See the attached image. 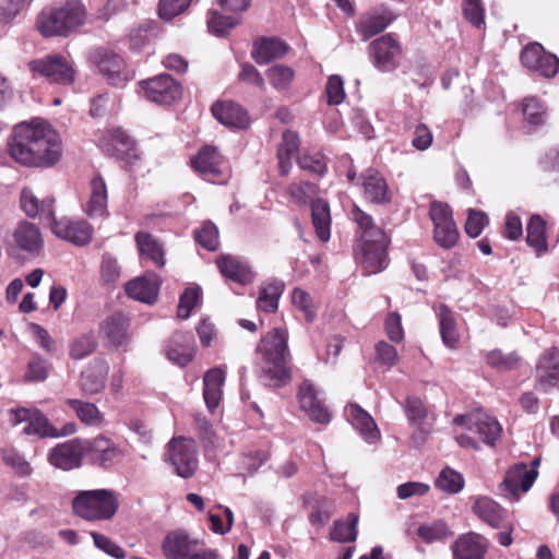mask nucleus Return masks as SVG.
Segmentation results:
<instances>
[{"label": "nucleus", "instance_id": "1", "mask_svg": "<svg viewBox=\"0 0 559 559\" xmlns=\"http://www.w3.org/2000/svg\"><path fill=\"white\" fill-rule=\"evenodd\" d=\"M7 151L20 166L50 168L62 156V143L59 134L48 124L23 122L14 127Z\"/></svg>", "mask_w": 559, "mask_h": 559}, {"label": "nucleus", "instance_id": "2", "mask_svg": "<svg viewBox=\"0 0 559 559\" xmlns=\"http://www.w3.org/2000/svg\"><path fill=\"white\" fill-rule=\"evenodd\" d=\"M87 11L81 0H67L45 7L36 17L35 26L45 38L69 37L86 22Z\"/></svg>", "mask_w": 559, "mask_h": 559}, {"label": "nucleus", "instance_id": "3", "mask_svg": "<svg viewBox=\"0 0 559 559\" xmlns=\"http://www.w3.org/2000/svg\"><path fill=\"white\" fill-rule=\"evenodd\" d=\"M287 342V331L283 328H274L261 338L257 347L263 372L278 385H284L292 379Z\"/></svg>", "mask_w": 559, "mask_h": 559}, {"label": "nucleus", "instance_id": "4", "mask_svg": "<svg viewBox=\"0 0 559 559\" xmlns=\"http://www.w3.org/2000/svg\"><path fill=\"white\" fill-rule=\"evenodd\" d=\"M73 513L87 522L110 521L117 514L119 495L111 489L80 490L71 502Z\"/></svg>", "mask_w": 559, "mask_h": 559}, {"label": "nucleus", "instance_id": "5", "mask_svg": "<svg viewBox=\"0 0 559 559\" xmlns=\"http://www.w3.org/2000/svg\"><path fill=\"white\" fill-rule=\"evenodd\" d=\"M191 168L204 180L212 183L224 185L230 176V167L219 150L210 144L199 148L195 155L190 158Z\"/></svg>", "mask_w": 559, "mask_h": 559}, {"label": "nucleus", "instance_id": "6", "mask_svg": "<svg viewBox=\"0 0 559 559\" xmlns=\"http://www.w3.org/2000/svg\"><path fill=\"white\" fill-rule=\"evenodd\" d=\"M368 55L377 70L380 72H393L402 63L404 48L397 34L388 33L369 44Z\"/></svg>", "mask_w": 559, "mask_h": 559}, {"label": "nucleus", "instance_id": "7", "mask_svg": "<svg viewBox=\"0 0 559 559\" xmlns=\"http://www.w3.org/2000/svg\"><path fill=\"white\" fill-rule=\"evenodd\" d=\"M27 68L33 79L44 78L49 83L60 85H71L75 81V70L72 63L60 53L31 60Z\"/></svg>", "mask_w": 559, "mask_h": 559}, {"label": "nucleus", "instance_id": "8", "mask_svg": "<svg viewBox=\"0 0 559 559\" xmlns=\"http://www.w3.org/2000/svg\"><path fill=\"white\" fill-rule=\"evenodd\" d=\"M166 456L167 461L173 465L176 475L181 478H191L199 468L197 444L190 438H173L167 443Z\"/></svg>", "mask_w": 559, "mask_h": 559}, {"label": "nucleus", "instance_id": "9", "mask_svg": "<svg viewBox=\"0 0 559 559\" xmlns=\"http://www.w3.org/2000/svg\"><path fill=\"white\" fill-rule=\"evenodd\" d=\"M390 242L391 239L388 235H383V238L357 239L355 248L356 259L365 274H377L386 267Z\"/></svg>", "mask_w": 559, "mask_h": 559}, {"label": "nucleus", "instance_id": "10", "mask_svg": "<svg viewBox=\"0 0 559 559\" xmlns=\"http://www.w3.org/2000/svg\"><path fill=\"white\" fill-rule=\"evenodd\" d=\"M429 217L433 223V239L441 248H453L460 238L453 211L447 203L433 201L429 207Z\"/></svg>", "mask_w": 559, "mask_h": 559}, {"label": "nucleus", "instance_id": "11", "mask_svg": "<svg viewBox=\"0 0 559 559\" xmlns=\"http://www.w3.org/2000/svg\"><path fill=\"white\" fill-rule=\"evenodd\" d=\"M139 86L146 99L159 105H171L182 96L181 84L166 73L142 80Z\"/></svg>", "mask_w": 559, "mask_h": 559}, {"label": "nucleus", "instance_id": "12", "mask_svg": "<svg viewBox=\"0 0 559 559\" xmlns=\"http://www.w3.org/2000/svg\"><path fill=\"white\" fill-rule=\"evenodd\" d=\"M9 423L17 426L25 423L23 433L40 438H58V429L53 427L47 416L37 408L17 407L9 411Z\"/></svg>", "mask_w": 559, "mask_h": 559}, {"label": "nucleus", "instance_id": "13", "mask_svg": "<svg viewBox=\"0 0 559 559\" xmlns=\"http://www.w3.org/2000/svg\"><path fill=\"white\" fill-rule=\"evenodd\" d=\"M85 459L92 465L109 468L114 464L120 462L126 453L110 438L98 435L93 439H83Z\"/></svg>", "mask_w": 559, "mask_h": 559}, {"label": "nucleus", "instance_id": "14", "mask_svg": "<svg viewBox=\"0 0 559 559\" xmlns=\"http://www.w3.org/2000/svg\"><path fill=\"white\" fill-rule=\"evenodd\" d=\"M91 61L110 85L123 86L130 80L123 58L111 50L96 49L91 55Z\"/></svg>", "mask_w": 559, "mask_h": 559}, {"label": "nucleus", "instance_id": "15", "mask_svg": "<svg viewBox=\"0 0 559 559\" xmlns=\"http://www.w3.org/2000/svg\"><path fill=\"white\" fill-rule=\"evenodd\" d=\"M537 476V469L528 468L523 462L516 463L508 468L499 489L512 502H518L521 493H525L532 488Z\"/></svg>", "mask_w": 559, "mask_h": 559}, {"label": "nucleus", "instance_id": "16", "mask_svg": "<svg viewBox=\"0 0 559 559\" xmlns=\"http://www.w3.org/2000/svg\"><path fill=\"white\" fill-rule=\"evenodd\" d=\"M521 63L528 70L550 79L559 72V58L546 52L543 45L533 41L527 44L520 55Z\"/></svg>", "mask_w": 559, "mask_h": 559}, {"label": "nucleus", "instance_id": "17", "mask_svg": "<svg viewBox=\"0 0 559 559\" xmlns=\"http://www.w3.org/2000/svg\"><path fill=\"white\" fill-rule=\"evenodd\" d=\"M52 233L60 239L74 246L84 247L88 245L94 236L93 226L83 218L61 217L51 219Z\"/></svg>", "mask_w": 559, "mask_h": 559}, {"label": "nucleus", "instance_id": "18", "mask_svg": "<svg viewBox=\"0 0 559 559\" xmlns=\"http://www.w3.org/2000/svg\"><path fill=\"white\" fill-rule=\"evenodd\" d=\"M453 421L455 425L463 426L469 431L478 433L483 441L491 447L495 445L502 432L499 421L481 411L467 415H457Z\"/></svg>", "mask_w": 559, "mask_h": 559}, {"label": "nucleus", "instance_id": "19", "mask_svg": "<svg viewBox=\"0 0 559 559\" xmlns=\"http://www.w3.org/2000/svg\"><path fill=\"white\" fill-rule=\"evenodd\" d=\"M535 389L547 393L559 385V347L543 352L535 365Z\"/></svg>", "mask_w": 559, "mask_h": 559}, {"label": "nucleus", "instance_id": "20", "mask_svg": "<svg viewBox=\"0 0 559 559\" xmlns=\"http://www.w3.org/2000/svg\"><path fill=\"white\" fill-rule=\"evenodd\" d=\"M83 457H85L84 444L83 439L80 438L57 444L48 454L49 463L63 471L80 467Z\"/></svg>", "mask_w": 559, "mask_h": 559}, {"label": "nucleus", "instance_id": "21", "mask_svg": "<svg viewBox=\"0 0 559 559\" xmlns=\"http://www.w3.org/2000/svg\"><path fill=\"white\" fill-rule=\"evenodd\" d=\"M97 145L109 156L126 159L132 156L135 142L122 129L102 131L97 138Z\"/></svg>", "mask_w": 559, "mask_h": 559}, {"label": "nucleus", "instance_id": "22", "mask_svg": "<svg viewBox=\"0 0 559 559\" xmlns=\"http://www.w3.org/2000/svg\"><path fill=\"white\" fill-rule=\"evenodd\" d=\"M83 211L92 219H106L109 217L108 189L99 174L95 175L90 181V194Z\"/></svg>", "mask_w": 559, "mask_h": 559}, {"label": "nucleus", "instance_id": "23", "mask_svg": "<svg viewBox=\"0 0 559 559\" xmlns=\"http://www.w3.org/2000/svg\"><path fill=\"white\" fill-rule=\"evenodd\" d=\"M298 400L301 409L308 417L318 424L326 425L331 420V414L318 397V391L310 381H304L298 391Z\"/></svg>", "mask_w": 559, "mask_h": 559}, {"label": "nucleus", "instance_id": "24", "mask_svg": "<svg viewBox=\"0 0 559 559\" xmlns=\"http://www.w3.org/2000/svg\"><path fill=\"white\" fill-rule=\"evenodd\" d=\"M213 117L231 129H247L250 124L248 111L233 100H217L211 107Z\"/></svg>", "mask_w": 559, "mask_h": 559}, {"label": "nucleus", "instance_id": "25", "mask_svg": "<svg viewBox=\"0 0 559 559\" xmlns=\"http://www.w3.org/2000/svg\"><path fill=\"white\" fill-rule=\"evenodd\" d=\"M221 274L240 285H248L253 282L254 273L249 263L238 255L222 253L215 260Z\"/></svg>", "mask_w": 559, "mask_h": 559}, {"label": "nucleus", "instance_id": "26", "mask_svg": "<svg viewBox=\"0 0 559 559\" xmlns=\"http://www.w3.org/2000/svg\"><path fill=\"white\" fill-rule=\"evenodd\" d=\"M487 549V538L475 532L460 535L451 546L453 559H484Z\"/></svg>", "mask_w": 559, "mask_h": 559}, {"label": "nucleus", "instance_id": "27", "mask_svg": "<svg viewBox=\"0 0 559 559\" xmlns=\"http://www.w3.org/2000/svg\"><path fill=\"white\" fill-rule=\"evenodd\" d=\"M199 544L183 530H175L164 537L162 549L167 559H187Z\"/></svg>", "mask_w": 559, "mask_h": 559}, {"label": "nucleus", "instance_id": "28", "mask_svg": "<svg viewBox=\"0 0 559 559\" xmlns=\"http://www.w3.org/2000/svg\"><path fill=\"white\" fill-rule=\"evenodd\" d=\"M109 366L104 359H94L80 378V389L85 395L100 393L106 385Z\"/></svg>", "mask_w": 559, "mask_h": 559}, {"label": "nucleus", "instance_id": "29", "mask_svg": "<svg viewBox=\"0 0 559 559\" xmlns=\"http://www.w3.org/2000/svg\"><path fill=\"white\" fill-rule=\"evenodd\" d=\"M130 318L122 312H114L108 316L99 325L100 333L108 342L119 347L130 340Z\"/></svg>", "mask_w": 559, "mask_h": 559}, {"label": "nucleus", "instance_id": "30", "mask_svg": "<svg viewBox=\"0 0 559 559\" xmlns=\"http://www.w3.org/2000/svg\"><path fill=\"white\" fill-rule=\"evenodd\" d=\"M169 360L180 367L187 366L194 357V338L191 333L176 332L165 348Z\"/></svg>", "mask_w": 559, "mask_h": 559}, {"label": "nucleus", "instance_id": "31", "mask_svg": "<svg viewBox=\"0 0 559 559\" xmlns=\"http://www.w3.org/2000/svg\"><path fill=\"white\" fill-rule=\"evenodd\" d=\"M134 241L141 260L150 261L157 269L166 264L164 245L147 231H138Z\"/></svg>", "mask_w": 559, "mask_h": 559}, {"label": "nucleus", "instance_id": "32", "mask_svg": "<svg viewBox=\"0 0 559 559\" xmlns=\"http://www.w3.org/2000/svg\"><path fill=\"white\" fill-rule=\"evenodd\" d=\"M364 193L367 200L376 204L391 202L392 193L385 179L376 169L369 168L361 174Z\"/></svg>", "mask_w": 559, "mask_h": 559}, {"label": "nucleus", "instance_id": "33", "mask_svg": "<svg viewBox=\"0 0 559 559\" xmlns=\"http://www.w3.org/2000/svg\"><path fill=\"white\" fill-rule=\"evenodd\" d=\"M289 51V46L277 37H262L253 43L252 59L258 64H267L283 58Z\"/></svg>", "mask_w": 559, "mask_h": 559}, {"label": "nucleus", "instance_id": "34", "mask_svg": "<svg viewBox=\"0 0 559 559\" xmlns=\"http://www.w3.org/2000/svg\"><path fill=\"white\" fill-rule=\"evenodd\" d=\"M13 241L16 247L27 253H38L44 241L39 228L34 223L22 221L13 231Z\"/></svg>", "mask_w": 559, "mask_h": 559}, {"label": "nucleus", "instance_id": "35", "mask_svg": "<svg viewBox=\"0 0 559 559\" xmlns=\"http://www.w3.org/2000/svg\"><path fill=\"white\" fill-rule=\"evenodd\" d=\"M225 370L215 367L206 371L203 378V397L206 407L213 413L222 400V386L225 382Z\"/></svg>", "mask_w": 559, "mask_h": 559}, {"label": "nucleus", "instance_id": "36", "mask_svg": "<svg viewBox=\"0 0 559 559\" xmlns=\"http://www.w3.org/2000/svg\"><path fill=\"white\" fill-rule=\"evenodd\" d=\"M472 510L478 519L493 528L502 526L507 514L498 502L487 496L476 498Z\"/></svg>", "mask_w": 559, "mask_h": 559}, {"label": "nucleus", "instance_id": "37", "mask_svg": "<svg viewBox=\"0 0 559 559\" xmlns=\"http://www.w3.org/2000/svg\"><path fill=\"white\" fill-rule=\"evenodd\" d=\"M394 17L391 13H367L359 17L356 24V31L362 40L381 34L392 22Z\"/></svg>", "mask_w": 559, "mask_h": 559}, {"label": "nucleus", "instance_id": "38", "mask_svg": "<svg viewBox=\"0 0 559 559\" xmlns=\"http://www.w3.org/2000/svg\"><path fill=\"white\" fill-rule=\"evenodd\" d=\"M311 222L316 231L317 237L326 242L331 237V211L329 202L317 198L311 202Z\"/></svg>", "mask_w": 559, "mask_h": 559}, {"label": "nucleus", "instance_id": "39", "mask_svg": "<svg viewBox=\"0 0 559 559\" xmlns=\"http://www.w3.org/2000/svg\"><path fill=\"white\" fill-rule=\"evenodd\" d=\"M300 140L297 132L285 130L282 140L277 146L278 171L282 176H287L292 168V159L299 151Z\"/></svg>", "mask_w": 559, "mask_h": 559}, {"label": "nucleus", "instance_id": "40", "mask_svg": "<svg viewBox=\"0 0 559 559\" xmlns=\"http://www.w3.org/2000/svg\"><path fill=\"white\" fill-rule=\"evenodd\" d=\"M353 426H355L365 440L374 442L380 437V431L373 418L359 405L350 404L347 408Z\"/></svg>", "mask_w": 559, "mask_h": 559}, {"label": "nucleus", "instance_id": "41", "mask_svg": "<svg viewBox=\"0 0 559 559\" xmlns=\"http://www.w3.org/2000/svg\"><path fill=\"white\" fill-rule=\"evenodd\" d=\"M155 280H148L147 277H138L127 283L126 293L129 297L146 302L153 304L158 295V285Z\"/></svg>", "mask_w": 559, "mask_h": 559}, {"label": "nucleus", "instance_id": "42", "mask_svg": "<svg viewBox=\"0 0 559 559\" xmlns=\"http://www.w3.org/2000/svg\"><path fill=\"white\" fill-rule=\"evenodd\" d=\"M438 318L442 342L451 349L456 348L460 342V335L456 329L454 312L447 305H440Z\"/></svg>", "mask_w": 559, "mask_h": 559}, {"label": "nucleus", "instance_id": "43", "mask_svg": "<svg viewBox=\"0 0 559 559\" xmlns=\"http://www.w3.org/2000/svg\"><path fill=\"white\" fill-rule=\"evenodd\" d=\"M66 404L75 413L78 419L86 426L99 427L104 423V414L94 404L79 399H68Z\"/></svg>", "mask_w": 559, "mask_h": 559}, {"label": "nucleus", "instance_id": "44", "mask_svg": "<svg viewBox=\"0 0 559 559\" xmlns=\"http://www.w3.org/2000/svg\"><path fill=\"white\" fill-rule=\"evenodd\" d=\"M358 513L350 512L345 520L334 521L330 539L337 543H353L357 538Z\"/></svg>", "mask_w": 559, "mask_h": 559}, {"label": "nucleus", "instance_id": "45", "mask_svg": "<svg viewBox=\"0 0 559 559\" xmlns=\"http://www.w3.org/2000/svg\"><path fill=\"white\" fill-rule=\"evenodd\" d=\"M20 201L21 207L29 217H35L36 215L41 214L47 218L52 219L55 216L53 200L47 199L39 202L29 189L22 190Z\"/></svg>", "mask_w": 559, "mask_h": 559}, {"label": "nucleus", "instance_id": "46", "mask_svg": "<svg viewBox=\"0 0 559 559\" xmlns=\"http://www.w3.org/2000/svg\"><path fill=\"white\" fill-rule=\"evenodd\" d=\"M526 242L536 251L537 254L544 253L548 250L546 222L537 214L533 215L527 223Z\"/></svg>", "mask_w": 559, "mask_h": 559}, {"label": "nucleus", "instance_id": "47", "mask_svg": "<svg viewBox=\"0 0 559 559\" xmlns=\"http://www.w3.org/2000/svg\"><path fill=\"white\" fill-rule=\"evenodd\" d=\"M350 215L359 229L357 239L383 238V235H386L381 227L376 226L372 216L362 211L357 204L352 206Z\"/></svg>", "mask_w": 559, "mask_h": 559}, {"label": "nucleus", "instance_id": "48", "mask_svg": "<svg viewBox=\"0 0 559 559\" xmlns=\"http://www.w3.org/2000/svg\"><path fill=\"white\" fill-rule=\"evenodd\" d=\"M284 292V285L277 282L269 283L260 288L257 309L265 313H274L278 308V299Z\"/></svg>", "mask_w": 559, "mask_h": 559}, {"label": "nucleus", "instance_id": "49", "mask_svg": "<svg viewBox=\"0 0 559 559\" xmlns=\"http://www.w3.org/2000/svg\"><path fill=\"white\" fill-rule=\"evenodd\" d=\"M286 193L299 205H311L319 194V186L310 181L292 182L288 185Z\"/></svg>", "mask_w": 559, "mask_h": 559}, {"label": "nucleus", "instance_id": "50", "mask_svg": "<svg viewBox=\"0 0 559 559\" xmlns=\"http://www.w3.org/2000/svg\"><path fill=\"white\" fill-rule=\"evenodd\" d=\"M97 348V341L93 332L84 333L75 337L69 348V356L74 360L83 359L92 355Z\"/></svg>", "mask_w": 559, "mask_h": 559}, {"label": "nucleus", "instance_id": "51", "mask_svg": "<svg viewBox=\"0 0 559 559\" xmlns=\"http://www.w3.org/2000/svg\"><path fill=\"white\" fill-rule=\"evenodd\" d=\"M270 84L278 91H285L292 85L295 71L285 64H275L265 72Z\"/></svg>", "mask_w": 559, "mask_h": 559}, {"label": "nucleus", "instance_id": "52", "mask_svg": "<svg viewBox=\"0 0 559 559\" xmlns=\"http://www.w3.org/2000/svg\"><path fill=\"white\" fill-rule=\"evenodd\" d=\"M435 486L448 493H457L464 487V478L459 472L445 467L440 472Z\"/></svg>", "mask_w": 559, "mask_h": 559}, {"label": "nucleus", "instance_id": "53", "mask_svg": "<svg viewBox=\"0 0 559 559\" xmlns=\"http://www.w3.org/2000/svg\"><path fill=\"white\" fill-rule=\"evenodd\" d=\"M520 361L521 358L515 353L503 354L500 349L490 350L486 355V362L501 371L516 369Z\"/></svg>", "mask_w": 559, "mask_h": 559}, {"label": "nucleus", "instance_id": "54", "mask_svg": "<svg viewBox=\"0 0 559 559\" xmlns=\"http://www.w3.org/2000/svg\"><path fill=\"white\" fill-rule=\"evenodd\" d=\"M404 412L413 426L420 427L428 416L425 403L417 396H407L404 403Z\"/></svg>", "mask_w": 559, "mask_h": 559}, {"label": "nucleus", "instance_id": "55", "mask_svg": "<svg viewBox=\"0 0 559 559\" xmlns=\"http://www.w3.org/2000/svg\"><path fill=\"white\" fill-rule=\"evenodd\" d=\"M195 241L209 251H215L219 246L218 229L211 223H204L200 229L194 231Z\"/></svg>", "mask_w": 559, "mask_h": 559}, {"label": "nucleus", "instance_id": "56", "mask_svg": "<svg viewBox=\"0 0 559 559\" xmlns=\"http://www.w3.org/2000/svg\"><path fill=\"white\" fill-rule=\"evenodd\" d=\"M489 224L488 215L483 211L469 209L467 211V218L464 225V230L471 238L478 237L484 228Z\"/></svg>", "mask_w": 559, "mask_h": 559}, {"label": "nucleus", "instance_id": "57", "mask_svg": "<svg viewBox=\"0 0 559 559\" xmlns=\"http://www.w3.org/2000/svg\"><path fill=\"white\" fill-rule=\"evenodd\" d=\"M201 289L199 287H188L180 296L177 307V316L180 319H188L192 309L199 304Z\"/></svg>", "mask_w": 559, "mask_h": 559}, {"label": "nucleus", "instance_id": "58", "mask_svg": "<svg viewBox=\"0 0 559 559\" xmlns=\"http://www.w3.org/2000/svg\"><path fill=\"white\" fill-rule=\"evenodd\" d=\"M192 0H159L158 15L164 21H170L183 13Z\"/></svg>", "mask_w": 559, "mask_h": 559}, {"label": "nucleus", "instance_id": "59", "mask_svg": "<svg viewBox=\"0 0 559 559\" xmlns=\"http://www.w3.org/2000/svg\"><path fill=\"white\" fill-rule=\"evenodd\" d=\"M238 81L254 86L261 92L265 91V82L262 74L253 64L249 62H243L240 64Z\"/></svg>", "mask_w": 559, "mask_h": 559}, {"label": "nucleus", "instance_id": "60", "mask_svg": "<svg viewBox=\"0 0 559 559\" xmlns=\"http://www.w3.org/2000/svg\"><path fill=\"white\" fill-rule=\"evenodd\" d=\"M298 165L300 168L320 176H322L328 169L325 157L321 153H304L298 158Z\"/></svg>", "mask_w": 559, "mask_h": 559}, {"label": "nucleus", "instance_id": "61", "mask_svg": "<svg viewBox=\"0 0 559 559\" xmlns=\"http://www.w3.org/2000/svg\"><path fill=\"white\" fill-rule=\"evenodd\" d=\"M239 21L234 16H225L217 11H212L207 21L209 28L216 35H223L235 27Z\"/></svg>", "mask_w": 559, "mask_h": 559}, {"label": "nucleus", "instance_id": "62", "mask_svg": "<svg viewBox=\"0 0 559 559\" xmlns=\"http://www.w3.org/2000/svg\"><path fill=\"white\" fill-rule=\"evenodd\" d=\"M91 536L94 540L95 546L105 551L107 555L116 559H123L126 557L124 549L121 548L115 542H112L109 537L96 532H92Z\"/></svg>", "mask_w": 559, "mask_h": 559}, {"label": "nucleus", "instance_id": "63", "mask_svg": "<svg viewBox=\"0 0 559 559\" xmlns=\"http://www.w3.org/2000/svg\"><path fill=\"white\" fill-rule=\"evenodd\" d=\"M374 352L376 361L382 366L393 367L399 360L396 348L385 341L378 342Z\"/></svg>", "mask_w": 559, "mask_h": 559}, {"label": "nucleus", "instance_id": "64", "mask_svg": "<svg viewBox=\"0 0 559 559\" xmlns=\"http://www.w3.org/2000/svg\"><path fill=\"white\" fill-rule=\"evenodd\" d=\"M545 110L543 104L535 97H526L523 102V115L532 124H540L543 122Z\"/></svg>", "mask_w": 559, "mask_h": 559}]
</instances>
